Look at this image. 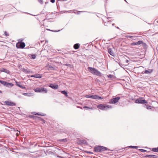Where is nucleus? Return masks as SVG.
Here are the masks:
<instances>
[{"mask_svg":"<svg viewBox=\"0 0 158 158\" xmlns=\"http://www.w3.org/2000/svg\"><path fill=\"white\" fill-rule=\"evenodd\" d=\"M88 69L89 72L94 75L98 76H101L102 75V73L100 72L94 68L88 67Z\"/></svg>","mask_w":158,"mask_h":158,"instance_id":"obj_1","label":"nucleus"},{"mask_svg":"<svg viewBox=\"0 0 158 158\" xmlns=\"http://www.w3.org/2000/svg\"><path fill=\"white\" fill-rule=\"evenodd\" d=\"M107 150H108V149L106 147L100 146L95 147L94 148V151L95 152H101L102 151Z\"/></svg>","mask_w":158,"mask_h":158,"instance_id":"obj_2","label":"nucleus"},{"mask_svg":"<svg viewBox=\"0 0 158 158\" xmlns=\"http://www.w3.org/2000/svg\"><path fill=\"white\" fill-rule=\"evenodd\" d=\"M97 107L101 110H106L109 108H111L112 106L105 104H100Z\"/></svg>","mask_w":158,"mask_h":158,"instance_id":"obj_3","label":"nucleus"},{"mask_svg":"<svg viewBox=\"0 0 158 158\" xmlns=\"http://www.w3.org/2000/svg\"><path fill=\"white\" fill-rule=\"evenodd\" d=\"M135 102L136 103L139 104H146L147 103V101L143 99V98L140 97L136 99L135 101Z\"/></svg>","mask_w":158,"mask_h":158,"instance_id":"obj_4","label":"nucleus"},{"mask_svg":"<svg viewBox=\"0 0 158 158\" xmlns=\"http://www.w3.org/2000/svg\"><path fill=\"white\" fill-rule=\"evenodd\" d=\"M25 46V44L21 42H18L16 44V47L18 48H23Z\"/></svg>","mask_w":158,"mask_h":158,"instance_id":"obj_5","label":"nucleus"},{"mask_svg":"<svg viewBox=\"0 0 158 158\" xmlns=\"http://www.w3.org/2000/svg\"><path fill=\"white\" fill-rule=\"evenodd\" d=\"M0 82L5 86L10 87L13 86V84L12 83H8L5 81L0 80Z\"/></svg>","mask_w":158,"mask_h":158,"instance_id":"obj_6","label":"nucleus"},{"mask_svg":"<svg viewBox=\"0 0 158 158\" xmlns=\"http://www.w3.org/2000/svg\"><path fill=\"white\" fill-rule=\"evenodd\" d=\"M120 98L117 97L114 98H112L110 100V103L112 104H114L118 102Z\"/></svg>","mask_w":158,"mask_h":158,"instance_id":"obj_7","label":"nucleus"},{"mask_svg":"<svg viewBox=\"0 0 158 158\" xmlns=\"http://www.w3.org/2000/svg\"><path fill=\"white\" fill-rule=\"evenodd\" d=\"M5 105H6L10 106H13L15 105V104L14 102L9 101H6L4 102Z\"/></svg>","mask_w":158,"mask_h":158,"instance_id":"obj_8","label":"nucleus"},{"mask_svg":"<svg viewBox=\"0 0 158 158\" xmlns=\"http://www.w3.org/2000/svg\"><path fill=\"white\" fill-rule=\"evenodd\" d=\"M48 86L52 89H58L59 88L58 85L56 83L50 84Z\"/></svg>","mask_w":158,"mask_h":158,"instance_id":"obj_9","label":"nucleus"},{"mask_svg":"<svg viewBox=\"0 0 158 158\" xmlns=\"http://www.w3.org/2000/svg\"><path fill=\"white\" fill-rule=\"evenodd\" d=\"M146 157H149L150 158H157L158 156L156 155H148L145 156Z\"/></svg>","mask_w":158,"mask_h":158,"instance_id":"obj_10","label":"nucleus"},{"mask_svg":"<svg viewBox=\"0 0 158 158\" xmlns=\"http://www.w3.org/2000/svg\"><path fill=\"white\" fill-rule=\"evenodd\" d=\"M48 90L46 88L43 87L40 88V93H46L47 92Z\"/></svg>","mask_w":158,"mask_h":158,"instance_id":"obj_11","label":"nucleus"},{"mask_svg":"<svg viewBox=\"0 0 158 158\" xmlns=\"http://www.w3.org/2000/svg\"><path fill=\"white\" fill-rule=\"evenodd\" d=\"M16 83V85L17 86H18V87L22 88V89H24V87L23 86L22 84H21V83L20 82H18L17 81H15Z\"/></svg>","mask_w":158,"mask_h":158,"instance_id":"obj_12","label":"nucleus"},{"mask_svg":"<svg viewBox=\"0 0 158 158\" xmlns=\"http://www.w3.org/2000/svg\"><path fill=\"white\" fill-rule=\"evenodd\" d=\"M93 99H103V98L102 97H100L98 95H94L93 97Z\"/></svg>","mask_w":158,"mask_h":158,"instance_id":"obj_13","label":"nucleus"},{"mask_svg":"<svg viewBox=\"0 0 158 158\" xmlns=\"http://www.w3.org/2000/svg\"><path fill=\"white\" fill-rule=\"evenodd\" d=\"M108 52L110 55L113 56H114V53L112 52L111 48H109L108 50Z\"/></svg>","mask_w":158,"mask_h":158,"instance_id":"obj_14","label":"nucleus"},{"mask_svg":"<svg viewBox=\"0 0 158 158\" xmlns=\"http://www.w3.org/2000/svg\"><path fill=\"white\" fill-rule=\"evenodd\" d=\"M136 44L137 45H139L141 44H142L143 46L145 45H146V44L145 43H144L141 40L136 42Z\"/></svg>","mask_w":158,"mask_h":158,"instance_id":"obj_15","label":"nucleus"},{"mask_svg":"<svg viewBox=\"0 0 158 158\" xmlns=\"http://www.w3.org/2000/svg\"><path fill=\"white\" fill-rule=\"evenodd\" d=\"M152 72V69H149L148 70H145L144 72V73L149 74H150Z\"/></svg>","mask_w":158,"mask_h":158,"instance_id":"obj_16","label":"nucleus"},{"mask_svg":"<svg viewBox=\"0 0 158 158\" xmlns=\"http://www.w3.org/2000/svg\"><path fill=\"white\" fill-rule=\"evenodd\" d=\"M80 45L79 44H76L73 46V48L75 49H78L80 47Z\"/></svg>","mask_w":158,"mask_h":158,"instance_id":"obj_17","label":"nucleus"},{"mask_svg":"<svg viewBox=\"0 0 158 158\" xmlns=\"http://www.w3.org/2000/svg\"><path fill=\"white\" fill-rule=\"evenodd\" d=\"M58 141L60 142L65 143L67 142V140L66 138H65L63 139H59Z\"/></svg>","mask_w":158,"mask_h":158,"instance_id":"obj_18","label":"nucleus"},{"mask_svg":"<svg viewBox=\"0 0 158 158\" xmlns=\"http://www.w3.org/2000/svg\"><path fill=\"white\" fill-rule=\"evenodd\" d=\"M23 94L24 95L28 96H31L33 95L31 93H23Z\"/></svg>","mask_w":158,"mask_h":158,"instance_id":"obj_19","label":"nucleus"},{"mask_svg":"<svg viewBox=\"0 0 158 158\" xmlns=\"http://www.w3.org/2000/svg\"><path fill=\"white\" fill-rule=\"evenodd\" d=\"M143 107L144 108H146L147 109H151L152 107L151 106H148L146 104L144 105Z\"/></svg>","mask_w":158,"mask_h":158,"instance_id":"obj_20","label":"nucleus"},{"mask_svg":"<svg viewBox=\"0 0 158 158\" xmlns=\"http://www.w3.org/2000/svg\"><path fill=\"white\" fill-rule=\"evenodd\" d=\"M31 77H33L36 78H40V74H36L34 75H31Z\"/></svg>","mask_w":158,"mask_h":158,"instance_id":"obj_21","label":"nucleus"},{"mask_svg":"<svg viewBox=\"0 0 158 158\" xmlns=\"http://www.w3.org/2000/svg\"><path fill=\"white\" fill-rule=\"evenodd\" d=\"M61 92L62 94L65 95V96H68L67 92L65 90L61 91Z\"/></svg>","mask_w":158,"mask_h":158,"instance_id":"obj_22","label":"nucleus"},{"mask_svg":"<svg viewBox=\"0 0 158 158\" xmlns=\"http://www.w3.org/2000/svg\"><path fill=\"white\" fill-rule=\"evenodd\" d=\"M41 153L44 154L42 156H44L46 154L44 150H40V156H42V155H41Z\"/></svg>","mask_w":158,"mask_h":158,"instance_id":"obj_23","label":"nucleus"},{"mask_svg":"<svg viewBox=\"0 0 158 158\" xmlns=\"http://www.w3.org/2000/svg\"><path fill=\"white\" fill-rule=\"evenodd\" d=\"M40 123H45V120L42 118L40 117Z\"/></svg>","mask_w":158,"mask_h":158,"instance_id":"obj_24","label":"nucleus"},{"mask_svg":"<svg viewBox=\"0 0 158 158\" xmlns=\"http://www.w3.org/2000/svg\"><path fill=\"white\" fill-rule=\"evenodd\" d=\"M2 71L5 72V73H6L8 74L10 72H9V70H7V69H2Z\"/></svg>","mask_w":158,"mask_h":158,"instance_id":"obj_25","label":"nucleus"},{"mask_svg":"<svg viewBox=\"0 0 158 158\" xmlns=\"http://www.w3.org/2000/svg\"><path fill=\"white\" fill-rule=\"evenodd\" d=\"M152 151L154 152H158V148H153L152 149Z\"/></svg>","mask_w":158,"mask_h":158,"instance_id":"obj_26","label":"nucleus"},{"mask_svg":"<svg viewBox=\"0 0 158 158\" xmlns=\"http://www.w3.org/2000/svg\"><path fill=\"white\" fill-rule=\"evenodd\" d=\"M94 96V95H87L85 96V97L87 98H90L93 99Z\"/></svg>","mask_w":158,"mask_h":158,"instance_id":"obj_27","label":"nucleus"},{"mask_svg":"<svg viewBox=\"0 0 158 158\" xmlns=\"http://www.w3.org/2000/svg\"><path fill=\"white\" fill-rule=\"evenodd\" d=\"M23 72L26 73H29L30 72V70L28 69H23Z\"/></svg>","mask_w":158,"mask_h":158,"instance_id":"obj_28","label":"nucleus"},{"mask_svg":"<svg viewBox=\"0 0 158 158\" xmlns=\"http://www.w3.org/2000/svg\"><path fill=\"white\" fill-rule=\"evenodd\" d=\"M138 147L136 146H129V148H137Z\"/></svg>","mask_w":158,"mask_h":158,"instance_id":"obj_29","label":"nucleus"},{"mask_svg":"<svg viewBox=\"0 0 158 158\" xmlns=\"http://www.w3.org/2000/svg\"><path fill=\"white\" fill-rule=\"evenodd\" d=\"M34 91L36 92H40V88H36L34 89Z\"/></svg>","mask_w":158,"mask_h":158,"instance_id":"obj_30","label":"nucleus"},{"mask_svg":"<svg viewBox=\"0 0 158 158\" xmlns=\"http://www.w3.org/2000/svg\"><path fill=\"white\" fill-rule=\"evenodd\" d=\"M87 12V11H78L76 13V14L79 15V14H80V13L81 12Z\"/></svg>","mask_w":158,"mask_h":158,"instance_id":"obj_31","label":"nucleus"},{"mask_svg":"<svg viewBox=\"0 0 158 158\" xmlns=\"http://www.w3.org/2000/svg\"><path fill=\"white\" fill-rule=\"evenodd\" d=\"M139 150L142 152H147V151L146 150L143 149H139Z\"/></svg>","mask_w":158,"mask_h":158,"instance_id":"obj_32","label":"nucleus"},{"mask_svg":"<svg viewBox=\"0 0 158 158\" xmlns=\"http://www.w3.org/2000/svg\"><path fill=\"white\" fill-rule=\"evenodd\" d=\"M113 75L111 74H109L107 75L108 77L109 78H112L113 77Z\"/></svg>","mask_w":158,"mask_h":158,"instance_id":"obj_33","label":"nucleus"},{"mask_svg":"<svg viewBox=\"0 0 158 158\" xmlns=\"http://www.w3.org/2000/svg\"><path fill=\"white\" fill-rule=\"evenodd\" d=\"M32 114H35V115H36V114H37L38 115H40V114H39V113H36V112H32Z\"/></svg>","mask_w":158,"mask_h":158,"instance_id":"obj_34","label":"nucleus"},{"mask_svg":"<svg viewBox=\"0 0 158 158\" xmlns=\"http://www.w3.org/2000/svg\"><path fill=\"white\" fill-rule=\"evenodd\" d=\"M49 68L51 70L54 69V68L52 66H49Z\"/></svg>","mask_w":158,"mask_h":158,"instance_id":"obj_35","label":"nucleus"},{"mask_svg":"<svg viewBox=\"0 0 158 158\" xmlns=\"http://www.w3.org/2000/svg\"><path fill=\"white\" fill-rule=\"evenodd\" d=\"M46 114H45L43 113H40V116H46Z\"/></svg>","mask_w":158,"mask_h":158,"instance_id":"obj_36","label":"nucleus"},{"mask_svg":"<svg viewBox=\"0 0 158 158\" xmlns=\"http://www.w3.org/2000/svg\"><path fill=\"white\" fill-rule=\"evenodd\" d=\"M31 57L33 59H34L35 58L36 56L34 54H33L31 55Z\"/></svg>","mask_w":158,"mask_h":158,"instance_id":"obj_37","label":"nucleus"},{"mask_svg":"<svg viewBox=\"0 0 158 158\" xmlns=\"http://www.w3.org/2000/svg\"><path fill=\"white\" fill-rule=\"evenodd\" d=\"M4 34L6 36H8L9 35L8 33L6 31L4 32Z\"/></svg>","mask_w":158,"mask_h":158,"instance_id":"obj_38","label":"nucleus"},{"mask_svg":"<svg viewBox=\"0 0 158 158\" xmlns=\"http://www.w3.org/2000/svg\"><path fill=\"white\" fill-rule=\"evenodd\" d=\"M131 45L132 46H134L135 45H137L136 42H133L131 44Z\"/></svg>","mask_w":158,"mask_h":158,"instance_id":"obj_39","label":"nucleus"},{"mask_svg":"<svg viewBox=\"0 0 158 158\" xmlns=\"http://www.w3.org/2000/svg\"><path fill=\"white\" fill-rule=\"evenodd\" d=\"M84 108H85H85H87V109H92V108H90V107H88L86 106H84Z\"/></svg>","mask_w":158,"mask_h":158,"instance_id":"obj_40","label":"nucleus"},{"mask_svg":"<svg viewBox=\"0 0 158 158\" xmlns=\"http://www.w3.org/2000/svg\"><path fill=\"white\" fill-rule=\"evenodd\" d=\"M126 37L127 38H132L133 37V36H130V35H128V36H126Z\"/></svg>","mask_w":158,"mask_h":158,"instance_id":"obj_41","label":"nucleus"},{"mask_svg":"<svg viewBox=\"0 0 158 158\" xmlns=\"http://www.w3.org/2000/svg\"><path fill=\"white\" fill-rule=\"evenodd\" d=\"M50 1L52 3H54L55 2V0H50Z\"/></svg>","mask_w":158,"mask_h":158,"instance_id":"obj_42","label":"nucleus"},{"mask_svg":"<svg viewBox=\"0 0 158 158\" xmlns=\"http://www.w3.org/2000/svg\"><path fill=\"white\" fill-rule=\"evenodd\" d=\"M60 30H59L58 31H53V30H52V31H53V32H58V31H60Z\"/></svg>","mask_w":158,"mask_h":158,"instance_id":"obj_43","label":"nucleus"},{"mask_svg":"<svg viewBox=\"0 0 158 158\" xmlns=\"http://www.w3.org/2000/svg\"><path fill=\"white\" fill-rule=\"evenodd\" d=\"M73 10H69V11H68V12H72V13H73Z\"/></svg>","mask_w":158,"mask_h":158,"instance_id":"obj_44","label":"nucleus"},{"mask_svg":"<svg viewBox=\"0 0 158 158\" xmlns=\"http://www.w3.org/2000/svg\"><path fill=\"white\" fill-rule=\"evenodd\" d=\"M87 152L88 153H90V154H92L93 153L92 152Z\"/></svg>","mask_w":158,"mask_h":158,"instance_id":"obj_45","label":"nucleus"},{"mask_svg":"<svg viewBox=\"0 0 158 158\" xmlns=\"http://www.w3.org/2000/svg\"><path fill=\"white\" fill-rule=\"evenodd\" d=\"M45 13L43 12V11H42V12L40 13V15L42 14H44Z\"/></svg>","mask_w":158,"mask_h":158,"instance_id":"obj_46","label":"nucleus"},{"mask_svg":"<svg viewBox=\"0 0 158 158\" xmlns=\"http://www.w3.org/2000/svg\"><path fill=\"white\" fill-rule=\"evenodd\" d=\"M65 65H66V66H68L69 65H70L69 64H65Z\"/></svg>","mask_w":158,"mask_h":158,"instance_id":"obj_47","label":"nucleus"},{"mask_svg":"<svg viewBox=\"0 0 158 158\" xmlns=\"http://www.w3.org/2000/svg\"><path fill=\"white\" fill-rule=\"evenodd\" d=\"M43 1L42 0H40V3H41Z\"/></svg>","mask_w":158,"mask_h":158,"instance_id":"obj_48","label":"nucleus"},{"mask_svg":"<svg viewBox=\"0 0 158 158\" xmlns=\"http://www.w3.org/2000/svg\"><path fill=\"white\" fill-rule=\"evenodd\" d=\"M126 62L127 63H128V62L129 61L127 60Z\"/></svg>","mask_w":158,"mask_h":158,"instance_id":"obj_49","label":"nucleus"},{"mask_svg":"<svg viewBox=\"0 0 158 158\" xmlns=\"http://www.w3.org/2000/svg\"><path fill=\"white\" fill-rule=\"evenodd\" d=\"M2 91L1 90H0V94H2Z\"/></svg>","mask_w":158,"mask_h":158,"instance_id":"obj_50","label":"nucleus"},{"mask_svg":"<svg viewBox=\"0 0 158 158\" xmlns=\"http://www.w3.org/2000/svg\"><path fill=\"white\" fill-rule=\"evenodd\" d=\"M106 22H105V25H106V26H108V25H107L106 24Z\"/></svg>","mask_w":158,"mask_h":158,"instance_id":"obj_51","label":"nucleus"},{"mask_svg":"<svg viewBox=\"0 0 158 158\" xmlns=\"http://www.w3.org/2000/svg\"><path fill=\"white\" fill-rule=\"evenodd\" d=\"M82 143H85V142H84V141H83V142H82Z\"/></svg>","mask_w":158,"mask_h":158,"instance_id":"obj_52","label":"nucleus"},{"mask_svg":"<svg viewBox=\"0 0 158 158\" xmlns=\"http://www.w3.org/2000/svg\"><path fill=\"white\" fill-rule=\"evenodd\" d=\"M73 13H75V14H76V12H74V11H73Z\"/></svg>","mask_w":158,"mask_h":158,"instance_id":"obj_53","label":"nucleus"},{"mask_svg":"<svg viewBox=\"0 0 158 158\" xmlns=\"http://www.w3.org/2000/svg\"><path fill=\"white\" fill-rule=\"evenodd\" d=\"M41 77H42V76L40 75V78H41Z\"/></svg>","mask_w":158,"mask_h":158,"instance_id":"obj_54","label":"nucleus"},{"mask_svg":"<svg viewBox=\"0 0 158 158\" xmlns=\"http://www.w3.org/2000/svg\"><path fill=\"white\" fill-rule=\"evenodd\" d=\"M114 25V23H113V24H112V25L113 26Z\"/></svg>","mask_w":158,"mask_h":158,"instance_id":"obj_55","label":"nucleus"},{"mask_svg":"<svg viewBox=\"0 0 158 158\" xmlns=\"http://www.w3.org/2000/svg\"><path fill=\"white\" fill-rule=\"evenodd\" d=\"M48 3V2H45V4L47 3Z\"/></svg>","mask_w":158,"mask_h":158,"instance_id":"obj_56","label":"nucleus"},{"mask_svg":"<svg viewBox=\"0 0 158 158\" xmlns=\"http://www.w3.org/2000/svg\"><path fill=\"white\" fill-rule=\"evenodd\" d=\"M41 41V42H43L44 41Z\"/></svg>","mask_w":158,"mask_h":158,"instance_id":"obj_57","label":"nucleus"},{"mask_svg":"<svg viewBox=\"0 0 158 158\" xmlns=\"http://www.w3.org/2000/svg\"><path fill=\"white\" fill-rule=\"evenodd\" d=\"M45 118L46 119H47V118Z\"/></svg>","mask_w":158,"mask_h":158,"instance_id":"obj_58","label":"nucleus"},{"mask_svg":"<svg viewBox=\"0 0 158 158\" xmlns=\"http://www.w3.org/2000/svg\"><path fill=\"white\" fill-rule=\"evenodd\" d=\"M117 28L118 29L119 28V27H117Z\"/></svg>","mask_w":158,"mask_h":158,"instance_id":"obj_59","label":"nucleus"},{"mask_svg":"<svg viewBox=\"0 0 158 158\" xmlns=\"http://www.w3.org/2000/svg\"><path fill=\"white\" fill-rule=\"evenodd\" d=\"M126 2H127L126 0H124Z\"/></svg>","mask_w":158,"mask_h":158,"instance_id":"obj_60","label":"nucleus"},{"mask_svg":"<svg viewBox=\"0 0 158 158\" xmlns=\"http://www.w3.org/2000/svg\"><path fill=\"white\" fill-rule=\"evenodd\" d=\"M39 1H40V0H38Z\"/></svg>","mask_w":158,"mask_h":158,"instance_id":"obj_61","label":"nucleus"}]
</instances>
